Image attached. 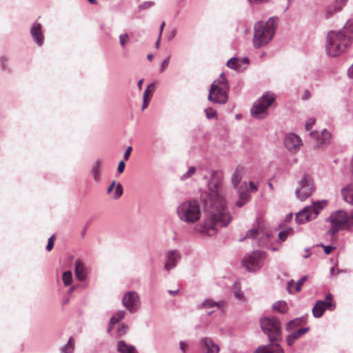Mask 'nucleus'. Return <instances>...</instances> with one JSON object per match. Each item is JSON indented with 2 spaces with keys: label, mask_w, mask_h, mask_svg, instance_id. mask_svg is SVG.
I'll return each mask as SVG.
<instances>
[{
  "label": "nucleus",
  "mask_w": 353,
  "mask_h": 353,
  "mask_svg": "<svg viewBox=\"0 0 353 353\" xmlns=\"http://www.w3.org/2000/svg\"><path fill=\"white\" fill-rule=\"evenodd\" d=\"M234 294L235 296L239 299H241L243 297V293L240 290L235 292Z\"/></svg>",
  "instance_id": "0e129e2a"
},
{
  "label": "nucleus",
  "mask_w": 353,
  "mask_h": 353,
  "mask_svg": "<svg viewBox=\"0 0 353 353\" xmlns=\"http://www.w3.org/2000/svg\"><path fill=\"white\" fill-rule=\"evenodd\" d=\"M195 171H196V168L194 166L190 167L188 168V170H187V172L185 173H184L181 176V179L185 180V179L190 178L192 174H194L195 173Z\"/></svg>",
  "instance_id": "a19ab883"
},
{
  "label": "nucleus",
  "mask_w": 353,
  "mask_h": 353,
  "mask_svg": "<svg viewBox=\"0 0 353 353\" xmlns=\"http://www.w3.org/2000/svg\"><path fill=\"white\" fill-rule=\"evenodd\" d=\"M101 161L100 159H97L94 163L92 168V174L94 176L95 181H98L100 178V168H101Z\"/></svg>",
  "instance_id": "c85d7f7f"
},
{
  "label": "nucleus",
  "mask_w": 353,
  "mask_h": 353,
  "mask_svg": "<svg viewBox=\"0 0 353 353\" xmlns=\"http://www.w3.org/2000/svg\"><path fill=\"white\" fill-rule=\"evenodd\" d=\"M199 345L201 348L205 350V353H219L220 352L219 344L215 343L214 340L209 336L201 338Z\"/></svg>",
  "instance_id": "f3484780"
},
{
  "label": "nucleus",
  "mask_w": 353,
  "mask_h": 353,
  "mask_svg": "<svg viewBox=\"0 0 353 353\" xmlns=\"http://www.w3.org/2000/svg\"><path fill=\"white\" fill-rule=\"evenodd\" d=\"M74 265L77 277L80 281H84L86 279V273L83 263L81 261L77 260L74 262Z\"/></svg>",
  "instance_id": "a878e982"
},
{
  "label": "nucleus",
  "mask_w": 353,
  "mask_h": 353,
  "mask_svg": "<svg viewBox=\"0 0 353 353\" xmlns=\"http://www.w3.org/2000/svg\"><path fill=\"white\" fill-rule=\"evenodd\" d=\"M8 60L6 57H0V64L1 66V68L3 70H7L8 65H7Z\"/></svg>",
  "instance_id": "603ef678"
},
{
  "label": "nucleus",
  "mask_w": 353,
  "mask_h": 353,
  "mask_svg": "<svg viewBox=\"0 0 353 353\" xmlns=\"http://www.w3.org/2000/svg\"><path fill=\"white\" fill-rule=\"evenodd\" d=\"M115 183H115V181H113L111 183L110 185L109 186V188H108V190H107V193H108V194H109V193H110V192L112 191L113 188H114V186H115Z\"/></svg>",
  "instance_id": "69168bd1"
},
{
  "label": "nucleus",
  "mask_w": 353,
  "mask_h": 353,
  "mask_svg": "<svg viewBox=\"0 0 353 353\" xmlns=\"http://www.w3.org/2000/svg\"><path fill=\"white\" fill-rule=\"evenodd\" d=\"M261 328L271 343H278L283 340L281 323L274 316H265L260 319Z\"/></svg>",
  "instance_id": "20e7f679"
},
{
  "label": "nucleus",
  "mask_w": 353,
  "mask_h": 353,
  "mask_svg": "<svg viewBox=\"0 0 353 353\" xmlns=\"http://www.w3.org/2000/svg\"><path fill=\"white\" fill-rule=\"evenodd\" d=\"M328 222H337L339 225H342L345 229L350 230L353 226V223H349V216L347 213L344 210H338L332 214L326 219Z\"/></svg>",
  "instance_id": "f8f14e48"
},
{
  "label": "nucleus",
  "mask_w": 353,
  "mask_h": 353,
  "mask_svg": "<svg viewBox=\"0 0 353 353\" xmlns=\"http://www.w3.org/2000/svg\"><path fill=\"white\" fill-rule=\"evenodd\" d=\"M226 65L230 68L237 69L240 67V61L238 58L232 57L227 61Z\"/></svg>",
  "instance_id": "72a5a7b5"
},
{
  "label": "nucleus",
  "mask_w": 353,
  "mask_h": 353,
  "mask_svg": "<svg viewBox=\"0 0 353 353\" xmlns=\"http://www.w3.org/2000/svg\"><path fill=\"white\" fill-rule=\"evenodd\" d=\"M353 41V18L347 21L342 29L330 30L327 34L325 49L330 57L341 55L351 45Z\"/></svg>",
  "instance_id": "f03ea898"
},
{
  "label": "nucleus",
  "mask_w": 353,
  "mask_h": 353,
  "mask_svg": "<svg viewBox=\"0 0 353 353\" xmlns=\"http://www.w3.org/2000/svg\"><path fill=\"white\" fill-rule=\"evenodd\" d=\"M180 350L184 353L186 351L188 345L185 341H181L179 343Z\"/></svg>",
  "instance_id": "bf43d9fd"
},
{
  "label": "nucleus",
  "mask_w": 353,
  "mask_h": 353,
  "mask_svg": "<svg viewBox=\"0 0 353 353\" xmlns=\"http://www.w3.org/2000/svg\"><path fill=\"white\" fill-rule=\"evenodd\" d=\"M315 119L314 118H309L306 122H305V128L306 130H310L312 126L314 125L315 123Z\"/></svg>",
  "instance_id": "de8ad7c7"
},
{
  "label": "nucleus",
  "mask_w": 353,
  "mask_h": 353,
  "mask_svg": "<svg viewBox=\"0 0 353 353\" xmlns=\"http://www.w3.org/2000/svg\"><path fill=\"white\" fill-rule=\"evenodd\" d=\"M341 195L347 203L353 205V183H350L342 189Z\"/></svg>",
  "instance_id": "5701e85b"
},
{
  "label": "nucleus",
  "mask_w": 353,
  "mask_h": 353,
  "mask_svg": "<svg viewBox=\"0 0 353 353\" xmlns=\"http://www.w3.org/2000/svg\"><path fill=\"white\" fill-rule=\"evenodd\" d=\"M315 190V186L312 178L305 174L299 182V186L295 190L296 198L300 201H305Z\"/></svg>",
  "instance_id": "6e6552de"
},
{
  "label": "nucleus",
  "mask_w": 353,
  "mask_h": 353,
  "mask_svg": "<svg viewBox=\"0 0 353 353\" xmlns=\"http://www.w3.org/2000/svg\"><path fill=\"white\" fill-rule=\"evenodd\" d=\"M302 144L301 137L294 132H289L284 137V145L290 151L298 150Z\"/></svg>",
  "instance_id": "2eb2a0df"
},
{
  "label": "nucleus",
  "mask_w": 353,
  "mask_h": 353,
  "mask_svg": "<svg viewBox=\"0 0 353 353\" xmlns=\"http://www.w3.org/2000/svg\"><path fill=\"white\" fill-rule=\"evenodd\" d=\"M125 314V312L124 310H119L110 318V319H113V321L114 320L115 323H117L124 317Z\"/></svg>",
  "instance_id": "ea45409f"
},
{
  "label": "nucleus",
  "mask_w": 353,
  "mask_h": 353,
  "mask_svg": "<svg viewBox=\"0 0 353 353\" xmlns=\"http://www.w3.org/2000/svg\"><path fill=\"white\" fill-rule=\"evenodd\" d=\"M293 232H294L293 229L291 228H290L287 230L281 231L279 233V238L280 239V240L281 241H284L287 239V238L288 237L289 235L292 234Z\"/></svg>",
  "instance_id": "e433bc0d"
},
{
  "label": "nucleus",
  "mask_w": 353,
  "mask_h": 353,
  "mask_svg": "<svg viewBox=\"0 0 353 353\" xmlns=\"http://www.w3.org/2000/svg\"><path fill=\"white\" fill-rule=\"evenodd\" d=\"M243 170H244V168L243 166L238 165L236 168V169L232 176V179H231L232 184V186L235 188L238 189V186L242 180V174L243 173Z\"/></svg>",
  "instance_id": "b1692460"
},
{
  "label": "nucleus",
  "mask_w": 353,
  "mask_h": 353,
  "mask_svg": "<svg viewBox=\"0 0 353 353\" xmlns=\"http://www.w3.org/2000/svg\"><path fill=\"white\" fill-rule=\"evenodd\" d=\"M310 135L314 137L316 141V146L321 147L324 144H327L331 139V133L326 129H324L321 135L317 131H311Z\"/></svg>",
  "instance_id": "6ab92c4d"
},
{
  "label": "nucleus",
  "mask_w": 353,
  "mask_h": 353,
  "mask_svg": "<svg viewBox=\"0 0 353 353\" xmlns=\"http://www.w3.org/2000/svg\"><path fill=\"white\" fill-rule=\"evenodd\" d=\"M130 38L127 33L121 34L119 36V43L122 48H125V44L129 42Z\"/></svg>",
  "instance_id": "79ce46f5"
},
{
  "label": "nucleus",
  "mask_w": 353,
  "mask_h": 353,
  "mask_svg": "<svg viewBox=\"0 0 353 353\" xmlns=\"http://www.w3.org/2000/svg\"><path fill=\"white\" fill-rule=\"evenodd\" d=\"M72 343V337L70 338L68 342L61 349V353H73L74 345Z\"/></svg>",
  "instance_id": "473e14b6"
},
{
  "label": "nucleus",
  "mask_w": 353,
  "mask_h": 353,
  "mask_svg": "<svg viewBox=\"0 0 353 353\" xmlns=\"http://www.w3.org/2000/svg\"><path fill=\"white\" fill-rule=\"evenodd\" d=\"M279 18L272 17L265 21H258L254 24L252 43L255 48L268 44L272 39L278 26Z\"/></svg>",
  "instance_id": "7ed1b4c3"
},
{
  "label": "nucleus",
  "mask_w": 353,
  "mask_h": 353,
  "mask_svg": "<svg viewBox=\"0 0 353 353\" xmlns=\"http://www.w3.org/2000/svg\"><path fill=\"white\" fill-rule=\"evenodd\" d=\"M300 319H296L290 321L286 326L287 331L290 332L299 325Z\"/></svg>",
  "instance_id": "58836bf2"
},
{
  "label": "nucleus",
  "mask_w": 353,
  "mask_h": 353,
  "mask_svg": "<svg viewBox=\"0 0 353 353\" xmlns=\"http://www.w3.org/2000/svg\"><path fill=\"white\" fill-rule=\"evenodd\" d=\"M170 59V55H169V56H168L165 59H164V61L162 62V64H161V68H160V71H161V72H163V71L165 70V69L168 67V63H169Z\"/></svg>",
  "instance_id": "864d4df0"
},
{
  "label": "nucleus",
  "mask_w": 353,
  "mask_h": 353,
  "mask_svg": "<svg viewBox=\"0 0 353 353\" xmlns=\"http://www.w3.org/2000/svg\"><path fill=\"white\" fill-rule=\"evenodd\" d=\"M205 113L207 119H217V113L215 110H214L212 108H208L205 109Z\"/></svg>",
  "instance_id": "4c0bfd02"
},
{
  "label": "nucleus",
  "mask_w": 353,
  "mask_h": 353,
  "mask_svg": "<svg viewBox=\"0 0 353 353\" xmlns=\"http://www.w3.org/2000/svg\"><path fill=\"white\" fill-rule=\"evenodd\" d=\"M123 194V187L121 183H118L116 185L115 192L114 194V199H118Z\"/></svg>",
  "instance_id": "c03bdc74"
},
{
  "label": "nucleus",
  "mask_w": 353,
  "mask_h": 353,
  "mask_svg": "<svg viewBox=\"0 0 353 353\" xmlns=\"http://www.w3.org/2000/svg\"><path fill=\"white\" fill-rule=\"evenodd\" d=\"M239 193V198L240 200L244 201L248 203L251 199V194L248 190H241V188L237 189Z\"/></svg>",
  "instance_id": "7c9ffc66"
},
{
  "label": "nucleus",
  "mask_w": 353,
  "mask_h": 353,
  "mask_svg": "<svg viewBox=\"0 0 353 353\" xmlns=\"http://www.w3.org/2000/svg\"><path fill=\"white\" fill-rule=\"evenodd\" d=\"M265 256L264 252L254 251L245 256L243 264L248 271L255 272L263 266Z\"/></svg>",
  "instance_id": "1a4fd4ad"
},
{
  "label": "nucleus",
  "mask_w": 353,
  "mask_h": 353,
  "mask_svg": "<svg viewBox=\"0 0 353 353\" xmlns=\"http://www.w3.org/2000/svg\"><path fill=\"white\" fill-rule=\"evenodd\" d=\"M210 174L208 190L202 192L200 196L207 214L201 232L208 236H213L218 232L219 228L226 227L232 220L221 194V174L216 170H211Z\"/></svg>",
  "instance_id": "f257e3e1"
},
{
  "label": "nucleus",
  "mask_w": 353,
  "mask_h": 353,
  "mask_svg": "<svg viewBox=\"0 0 353 353\" xmlns=\"http://www.w3.org/2000/svg\"><path fill=\"white\" fill-rule=\"evenodd\" d=\"M229 89L227 87L217 88L214 92L210 89L208 99L213 103L225 104L228 99V92Z\"/></svg>",
  "instance_id": "ddd939ff"
},
{
  "label": "nucleus",
  "mask_w": 353,
  "mask_h": 353,
  "mask_svg": "<svg viewBox=\"0 0 353 353\" xmlns=\"http://www.w3.org/2000/svg\"><path fill=\"white\" fill-rule=\"evenodd\" d=\"M269 237L270 235L268 233H265L263 230L253 228L248 230L244 238L240 241H243L245 239H258V245L259 246H265L268 241Z\"/></svg>",
  "instance_id": "9b49d317"
},
{
  "label": "nucleus",
  "mask_w": 353,
  "mask_h": 353,
  "mask_svg": "<svg viewBox=\"0 0 353 353\" xmlns=\"http://www.w3.org/2000/svg\"><path fill=\"white\" fill-rule=\"evenodd\" d=\"M252 4H261L269 2V0H248Z\"/></svg>",
  "instance_id": "13d9d810"
},
{
  "label": "nucleus",
  "mask_w": 353,
  "mask_h": 353,
  "mask_svg": "<svg viewBox=\"0 0 353 353\" xmlns=\"http://www.w3.org/2000/svg\"><path fill=\"white\" fill-rule=\"evenodd\" d=\"M165 258L163 268L166 271H170L176 266L181 259V254L177 250H170L165 253Z\"/></svg>",
  "instance_id": "dca6fc26"
},
{
  "label": "nucleus",
  "mask_w": 353,
  "mask_h": 353,
  "mask_svg": "<svg viewBox=\"0 0 353 353\" xmlns=\"http://www.w3.org/2000/svg\"><path fill=\"white\" fill-rule=\"evenodd\" d=\"M272 308L281 313H285L288 310V305L285 301H279L272 305Z\"/></svg>",
  "instance_id": "c756f323"
},
{
  "label": "nucleus",
  "mask_w": 353,
  "mask_h": 353,
  "mask_svg": "<svg viewBox=\"0 0 353 353\" xmlns=\"http://www.w3.org/2000/svg\"><path fill=\"white\" fill-rule=\"evenodd\" d=\"M179 218L187 223H194L201 217L200 207L196 201H188L181 203L176 208Z\"/></svg>",
  "instance_id": "39448f33"
},
{
  "label": "nucleus",
  "mask_w": 353,
  "mask_h": 353,
  "mask_svg": "<svg viewBox=\"0 0 353 353\" xmlns=\"http://www.w3.org/2000/svg\"><path fill=\"white\" fill-rule=\"evenodd\" d=\"M62 280L65 285H70L72 282V274L70 271H65L63 273Z\"/></svg>",
  "instance_id": "f704fd0d"
},
{
  "label": "nucleus",
  "mask_w": 353,
  "mask_h": 353,
  "mask_svg": "<svg viewBox=\"0 0 353 353\" xmlns=\"http://www.w3.org/2000/svg\"><path fill=\"white\" fill-rule=\"evenodd\" d=\"M225 305V302L224 301H214L212 299H205L202 303V307L205 308H210L212 307H217L219 308H221Z\"/></svg>",
  "instance_id": "cd10ccee"
},
{
  "label": "nucleus",
  "mask_w": 353,
  "mask_h": 353,
  "mask_svg": "<svg viewBox=\"0 0 353 353\" xmlns=\"http://www.w3.org/2000/svg\"><path fill=\"white\" fill-rule=\"evenodd\" d=\"M348 0H335L326 9L325 17L329 18L334 13L340 11Z\"/></svg>",
  "instance_id": "412c9836"
},
{
  "label": "nucleus",
  "mask_w": 353,
  "mask_h": 353,
  "mask_svg": "<svg viewBox=\"0 0 353 353\" xmlns=\"http://www.w3.org/2000/svg\"><path fill=\"white\" fill-rule=\"evenodd\" d=\"M307 276H303V277H301L300 279H299L296 283V285H295V291L296 292H299L301 288H302V286L303 285V283H305V281L307 280Z\"/></svg>",
  "instance_id": "a18cd8bd"
},
{
  "label": "nucleus",
  "mask_w": 353,
  "mask_h": 353,
  "mask_svg": "<svg viewBox=\"0 0 353 353\" xmlns=\"http://www.w3.org/2000/svg\"><path fill=\"white\" fill-rule=\"evenodd\" d=\"M117 350L120 353H138L135 351V347L128 345L124 341H119L117 344Z\"/></svg>",
  "instance_id": "bb28decb"
},
{
  "label": "nucleus",
  "mask_w": 353,
  "mask_h": 353,
  "mask_svg": "<svg viewBox=\"0 0 353 353\" xmlns=\"http://www.w3.org/2000/svg\"><path fill=\"white\" fill-rule=\"evenodd\" d=\"M125 165V164L124 161H121L119 163L117 171L119 174L122 173L124 171Z\"/></svg>",
  "instance_id": "6e6d98bb"
},
{
  "label": "nucleus",
  "mask_w": 353,
  "mask_h": 353,
  "mask_svg": "<svg viewBox=\"0 0 353 353\" xmlns=\"http://www.w3.org/2000/svg\"><path fill=\"white\" fill-rule=\"evenodd\" d=\"M256 353H284V350L279 343L270 342L268 345L259 346L256 349Z\"/></svg>",
  "instance_id": "a211bd4d"
},
{
  "label": "nucleus",
  "mask_w": 353,
  "mask_h": 353,
  "mask_svg": "<svg viewBox=\"0 0 353 353\" xmlns=\"http://www.w3.org/2000/svg\"><path fill=\"white\" fill-rule=\"evenodd\" d=\"M176 30L175 29H172L167 33L165 37L168 41H172L176 37Z\"/></svg>",
  "instance_id": "09e8293b"
},
{
  "label": "nucleus",
  "mask_w": 353,
  "mask_h": 353,
  "mask_svg": "<svg viewBox=\"0 0 353 353\" xmlns=\"http://www.w3.org/2000/svg\"><path fill=\"white\" fill-rule=\"evenodd\" d=\"M249 186H250V191L252 192H256L258 190L257 185H256L252 181H250L249 182Z\"/></svg>",
  "instance_id": "4d7b16f0"
},
{
  "label": "nucleus",
  "mask_w": 353,
  "mask_h": 353,
  "mask_svg": "<svg viewBox=\"0 0 353 353\" xmlns=\"http://www.w3.org/2000/svg\"><path fill=\"white\" fill-rule=\"evenodd\" d=\"M54 246V235L51 236L48 241L46 250L50 252Z\"/></svg>",
  "instance_id": "3c124183"
},
{
  "label": "nucleus",
  "mask_w": 353,
  "mask_h": 353,
  "mask_svg": "<svg viewBox=\"0 0 353 353\" xmlns=\"http://www.w3.org/2000/svg\"><path fill=\"white\" fill-rule=\"evenodd\" d=\"M330 223H331V226L327 231V234H330L331 236L334 235L340 230L345 229L342 225H339V221H337L336 223L330 222Z\"/></svg>",
  "instance_id": "2f4dec72"
},
{
  "label": "nucleus",
  "mask_w": 353,
  "mask_h": 353,
  "mask_svg": "<svg viewBox=\"0 0 353 353\" xmlns=\"http://www.w3.org/2000/svg\"><path fill=\"white\" fill-rule=\"evenodd\" d=\"M348 75L350 78L353 79V64L348 69Z\"/></svg>",
  "instance_id": "774afa93"
},
{
  "label": "nucleus",
  "mask_w": 353,
  "mask_h": 353,
  "mask_svg": "<svg viewBox=\"0 0 353 353\" xmlns=\"http://www.w3.org/2000/svg\"><path fill=\"white\" fill-rule=\"evenodd\" d=\"M155 85L154 83H150L147 88L145 90L143 98L150 99L152 93L154 91Z\"/></svg>",
  "instance_id": "c9c22d12"
},
{
  "label": "nucleus",
  "mask_w": 353,
  "mask_h": 353,
  "mask_svg": "<svg viewBox=\"0 0 353 353\" xmlns=\"http://www.w3.org/2000/svg\"><path fill=\"white\" fill-rule=\"evenodd\" d=\"M31 36L34 42L38 46H41L43 43V34L42 32L41 25L39 23H34L30 29Z\"/></svg>",
  "instance_id": "aec40b11"
},
{
  "label": "nucleus",
  "mask_w": 353,
  "mask_h": 353,
  "mask_svg": "<svg viewBox=\"0 0 353 353\" xmlns=\"http://www.w3.org/2000/svg\"><path fill=\"white\" fill-rule=\"evenodd\" d=\"M246 203V202H245L244 201H242V200H239L236 202V205L239 208H241L243 207L245 204Z\"/></svg>",
  "instance_id": "338daca9"
},
{
  "label": "nucleus",
  "mask_w": 353,
  "mask_h": 353,
  "mask_svg": "<svg viewBox=\"0 0 353 353\" xmlns=\"http://www.w3.org/2000/svg\"><path fill=\"white\" fill-rule=\"evenodd\" d=\"M318 245L323 248L324 252L326 254H330L332 250L336 249V247L330 246V245H324L323 244H320Z\"/></svg>",
  "instance_id": "8fccbe9b"
},
{
  "label": "nucleus",
  "mask_w": 353,
  "mask_h": 353,
  "mask_svg": "<svg viewBox=\"0 0 353 353\" xmlns=\"http://www.w3.org/2000/svg\"><path fill=\"white\" fill-rule=\"evenodd\" d=\"M325 200L318 201L312 206H306L296 214V221L299 224L305 223L316 218L320 211L326 206Z\"/></svg>",
  "instance_id": "0eeeda50"
},
{
  "label": "nucleus",
  "mask_w": 353,
  "mask_h": 353,
  "mask_svg": "<svg viewBox=\"0 0 353 353\" xmlns=\"http://www.w3.org/2000/svg\"><path fill=\"white\" fill-rule=\"evenodd\" d=\"M139 301V296L136 292H126L122 299L123 305L132 313L137 311L136 307Z\"/></svg>",
  "instance_id": "4468645a"
},
{
  "label": "nucleus",
  "mask_w": 353,
  "mask_h": 353,
  "mask_svg": "<svg viewBox=\"0 0 353 353\" xmlns=\"http://www.w3.org/2000/svg\"><path fill=\"white\" fill-rule=\"evenodd\" d=\"M336 307L335 303L332 302V294L328 293L325 300H319L312 308L313 316L316 318H320L323 316L325 310L333 311Z\"/></svg>",
  "instance_id": "9d476101"
},
{
  "label": "nucleus",
  "mask_w": 353,
  "mask_h": 353,
  "mask_svg": "<svg viewBox=\"0 0 353 353\" xmlns=\"http://www.w3.org/2000/svg\"><path fill=\"white\" fill-rule=\"evenodd\" d=\"M225 86L227 87L228 89H229L228 81L224 74L221 73L219 75V77L217 79H216L211 85V92H214V90H216V89L219 88H223Z\"/></svg>",
  "instance_id": "393cba45"
},
{
  "label": "nucleus",
  "mask_w": 353,
  "mask_h": 353,
  "mask_svg": "<svg viewBox=\"0 0 353 353\" xmlns=\"http://www.w3.org/2000/svg\"><path fill=\"white\" fill-rule=\"evenodd\" d=\"M128 330V325L126 324H121L117 330L119 336H121L126 334Z\"/></svg>",
  "instance_id": "37998d69"
},
{
  "label": "nucleus",
  "mask_w": 353,
  "mask_h": 353,
  "mask_svg": "<svg viewBox=\"0 0 353 353\" xmlns=\"http://www.w3.org/2000/svg\"><path fill=\"white\" fill-rule=\"evenodd\" d=\"M310 92L307 90H305L304 93H303V95L302 97V99L303 100H307V99H308L310 98Z\"/></svg>",
  "instance_id": "e2e57ef3"
},
{
  "label": "nucleus",
  "mask_w": 353,
  "mask_h": 353,
  "mask_svg": "<svg viewBox=\"0 0 353 353\" xmlns=\"http://www.w3.org/2000/svg\"><path fill=\"white\" fill-rule=\"evenodd\" d=\"M275 98L272 93L266 92L254 102L250 112L253 117L262 119L267 117L268 108L272 104Z\"/></svg>",
  "instance_id": "423d86ee"
},
{
  "label": "nucleus",
  "mask_w": 353,
  "mask_h": 353,
  "mask_svg": "<svg viewBox=\"0 0 353 353\" xmlns=\"http://www.w3.org/2000/svg\"><path fill=\"white\" fill-rule=\"evenodd\" d=\"M132 150V148L131 146H129L127 148V149L124 153V155H123L124 160H125V161L128 160Z\"/></svg>",
  "instance_id": "5fc2aeb1"
},
{
  "label": "nucleus",
  "mask_w": 353,
  "mask_h": 353,
  "mask_svg": "<svg viewBox=\"0 0 353 353\" xmlns=\"http://www.w3.org/2000/svg\"><path fill=\"white\" fill-rule=\"evenodd\" d=\"M115 324H116L115 321H113V319L110 320V323H109L108 330H107L108 333H110L111 332V330L113 329Z\"/></svg>",
  "instance_id": "052dcab7"
},
{
  "label": "nucleus",
  "mask_w": 353,
  "mask_h": 353,
  "mask_svg": "<svg viewBox=\"0 0 353 353\" xmlns=\"http://www.w3.org/2000/svg\"><path fill=\"white\" fill-rule=\"evenodd\" d=\"M154 5V1H145L138 6L139 10H145L149 8Z\"/></svg>",
  "instance_id": "49530a36"
},
{
  "label": "nucleus",
  "mask_w": 353,
  "mask_h": 353,
  "mask_svg": "<svg viewBox=\"0 0 353 353\" xmlns=\"http://www.w3.org/2000/svg\"><path fill=\"white\" fill-rule=\"evenodd\" d=\"M309 327H302L299 329L296 332H292L289 334L286 338L287 343L289 346H292L294 341L301 337L302 335L306 334L309 331Z\"/></svg>",
  "instance_id": "4be33fe9"
},
{
  "label": "nucleus",
  "mask_w": 353,
  "mask_h": 353,
  "mask_svg": "<svg viewBox=\"0 0 353 353\" xmlns=\"http://www.w3.org/2000/svg\"><path fill=\"white\" fill-rule=\"evenodd\" d=\"M149 102H150V99H143V105H142V110H143L144 109H145L148 106Z\"/></svg>",
  "instance_id": "680f3d73"
}]
</instances>
